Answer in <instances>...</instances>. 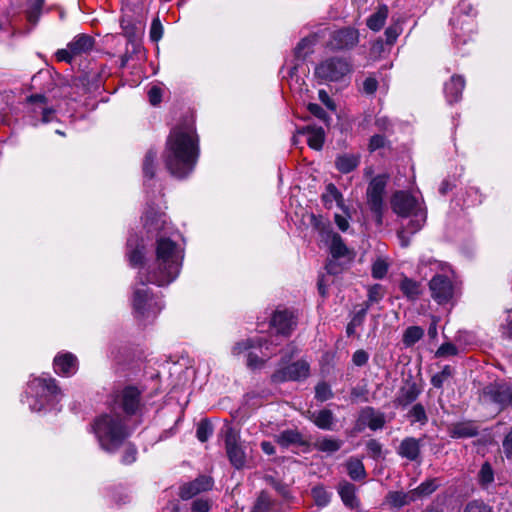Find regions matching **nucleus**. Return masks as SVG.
<instances>
[{"instance_id":"64","label":"nucleus","mask_w":512,"mask_h":512,"mask_svg":"<svg viewBox=\"0 0 512 512\" xmlns=\"http://www.w3.org/2000/svg\"><path fill=\"white\" fill-rule=\"evenodd\" d=\"M143 256L144 254L141 249H135L128 254V259L132 266H136L142 263Z\"/></svg>"},{"instance_id":"4","label":"nucleus","mask_w":512,"mask_h":512,"mask_svg":"<svg viewBox=\"0 0 512 512\" xmlns=\"http://www.w3.org/2000/svg\"><path fill=\"white\" fill-rule=\"evenodd\" d=\"M392 210L401 217H411L407 225L409 232L416 233L426 221V211L422 203L404 191L396 192L391 199Z\"/></svg>"},{"instance_id":"41","label":"nucleus","mask_w":512,"mask_h":512,"mask_svg":"<svg viewBox=\"0 0 512 512\" xmlns=\"http://www.w3.org/2000/svg\"><path fill=\"white\" fill-rule=\"evenodd\" d=\"M164 214H155L151 216L149 212L145 213V226L149 231L162 229L166 223Z\"/></svg>"},{"instance_id":"7","label":"nucleus","mask_w":512,"mask_h":512,"mask_svg":"<svg viewBox=\"0 0 512 512\" xmlns=\"http://www.w3.org/2000/svg\"><path fill=\"white\" fill-rule=\"evenodd\" d=\"M225 449L231 465L241 469L246 463V454L240 444V433L233 427H227L225 432Z\"/></svg>"},{"instance_id":"42","label":"nucleus","mask_w":512,"mask_h":512,"mask_svg":"<svg viewBox=\"0 0 512 512\" xmlns=\"http://www.w3.org/2000/svg\"><path fill=\"white\" fill-rule=\"evenodd\" d=\"M28 101L34 104L39 105V108L42 112V121L49 122L51 120V115L53 114V110L47 109L46 98L43 95H32L28 98Z\"/></svg>"},{"instance_id":"28","label":"nucleus","mask_w":512,"mask_h":512,"mask_svg":"<svg viewBox=\"0 0 512 512\" xmlns=\"http://www.w3.org/2000/svg\"><path fill=\"white\" fill-rule=\"evenodd\" d=\"M399 288L404 296L411 301L417 300L422 293L421 284L408 277H404L401 280Z\"/></svg>"},{"instance_id":"5","label":"nucleus","mask_w":512,"mask_h":512,"mask_svg":"<svg viewBox=\"0 0 512 512\" xmlns=\"http://www.w3.org/2000/svg\"><path fill=\"white\" fill-rule=\"evenodd\" d=\"M351 71V64L346 59L331 57L316 66L315 76L324 82H336L343 79Z\"/></svg>"},{"instance_id":"39","label":"nucleus","mask_w":512,"mask_h":512,"mask_svg":"<svg viewBox=\"0 0 512 512\" xmlns=\"http://www.w3.org/2000/svg\"><path fill=\"white\" fill-rule=\"evenodd\" d=\"M368 311V305L362 307L355 313L351 321L348 323L346 333L348 336L355 334L357 327L361 326L365 320Z\"/></svg>"},{"instance_id":"37","label":"nucleus","mask_w":512,"mask_h":512,"mask_svg":"<svg viewBox=\"0 0 512 512\" xmlns=\"http://www.w3.org/2000/svg\"><path fill=\"white\" fill-rule=\"evenodd\" d=\"M317 42V34L309 35L303 38L295 48V54L297 57H305L311 52L312 47Z\"/></svg>"},{"instance_id":"52","label":"nucleus","mask_w":512,"mask_h":512,"mask_svg":"<svg viewBox=\"0 0 512 512\" xmlns=\"http://www.w3.org/2000/svg\"><path fill=\"white\" fill-rule=\"evenodd\" d=\"M479 480L481 484L488 485L494 480V473L491 465L488 462H485L480 469L479 472Z\"/></svg>"},{"instance_id":"29","label":"nucleus","mask_w":512,"mask_h":512,"mask_svg":"<svg viewBox=\"0 0 512 512\" xmlns=\"http://www.w3.org/2000/svg\"><path fill=\"white\" fill-rule=\"evenodd\" d=\"M451 24L454 29V35H455L456 41H458L459 43H466L467 32L470 33L473 30L472 29L473 28L472 21L470 19L461 20L459 18H453L451 20Z\"/></svg>"},{"instance_id":"44","label":"nucleus","mask_w":512,"mask_h":512,"mask_svg":"<svg viewBox=\"0 0 512 512\" xmlns=\"http://www.w3.org/2000/svg\"><path fill=\"white\" fill-rule=\"evenodd\" d=\"M312 496L318 506H326L331 498V494L321 486L312 489Z\"/></svg>"},{"instance_id":"51","label":"nucleus","mask_w":512,"mask_h":512,"mask_svg":"<svg viewBox=\"0 0 512 512\" xmlns=\"http://www.w3.org/2000/svg\"><path fill=\"white\" fill-rule=\"evenodd\" d=\"M270 498L265 492H261L253 507V512H268L270 509Z\"/></svg>"},{"instance_id":"32","label":"nucleus","mask_w":512,"mask_h":512,"mask_svg":"<svg viewBox=\"0 0 512 512\" xmlns=\"http://www.w3.org/2000/svg\"><path fill=\"white\" fill-rule=\"evenodd\" d=\"M302 133L307 134V143L309 147L315 150H321L324 144L325 133L321 127H307Z\"/></svg>"},{"instance_id":"43","label":"nucleus","mask_w":512,"mask_h":512,"mask_svg":"<svg viewBox=\"0 0 512 512\" xmlns=\"http://www.w3.org/2000/svg\"><path fill=\"white\" fill-rule=\"evenodd\" d=\"M301 439V435L294 430H285L281 432L276 441L281 446H288L290 444L298 443Z\"/></svg>"},{"instance_id":"33","label":"nucleus","mask_w":512,"mask_h":512,"mask_svg":"<svg viewBox=\"0 0 512 512\" xmlns=\"http://www.w3.org/2000/svg\"><path fill=\"white\" fill-rule=\"evenodd\" d=\"M359 165V156L343 154L336 158L335 166L341 173H350Z\"/></svg>"},{"instance_id":"14","label":"nucleus","mask_w":512,"mask_h":512,"mask_svg":"<svg viewBox=\"0 0 512 512\" xmlns=\"http://www.w3.org/2000/svg\"><path fill=\"white\" fill-rule=\"evenodd\" d=\"M140 401V392L135 387H126L114 398L113 411L116 412L121 409L127 415L134 414Z\"/></svg>"},{"instance_id":"38","label":"nucleus","mask_w":512,"mask_h":512,"mask_svg":"<svg viewBox=\"0 0 512 512\" xmlns=\"http://www.w3.org/2000/svg\"><path fill=\"white\" fill-rule=\"evenodd\" d=\"M347 472L353 480H361L366 475L363 463L355 458L347 462Z\"/></svg>"},{"instance_id":"2","label":"nucleus","mask_w":512,"mask_h":512,"mask_svg":"<svg viewBox=\"0 0 512 512\" xmlns=\"http://www.w3.org/2000/svg\"><path fill=\"white\" fill-rule=\"evenodd\" d=\"M182 249L171 239L160 237L156 242V259L147 274V282L165 286L174 281L181 268Z\"/></svg>"},{"instance_id":"49","label":"nucleus","mask_w":512,"mask_h":512,"mask_svg":"<svg viewBox=\"0 0 512 512\" xmlns=\"http://www.w3.org/2000/svg\"><path fill=\"white\" fill-rule=\"evenodd\" d=\"M120 26L122 29V33L127 38L128 42L134 43L136 40L135 25L130 20L122 19L120 22Z\"/></svg>"},{"instance_id":"36","label":"nucleus","mask_w":512,"mask_h":512,"mask_svg":"<svg viewBox=\"0 0 512 512\" xmlns=\"http://www.w3.org/2000/svg\"><path fill=\"white\" fill-rule=\"evenodd\" d=\"M424 335V330L419 326H410L408 327L403 334V344L406 347L413 346L416 342H418Z\"/></svg>"},{"instance_id":"58","label":"nucleus","mask_w":512,"mask_h":512,"mask_svg":"<svg viewBox=\"0 0 512 512\" xmlns=\"http://www.w3.org/2000/svg\"><path fill=\"white\" fill-rule=\"evenodd\" d=\"M464 512H492V510L483 502L473 501L466 506Z\"/></svg>"},{"instance_id":"23","label":"nucleus","mask_w":512,"mask_h":512,"mask_svg":"<svg viewBox=\"0 0 512 512\" xmlns=\"http://www.w3.org/2000/svg\"><path fill=\"white\" fill-rule=\"evenodd\" d=\"M448 433L452 438H469L478 434V427L472 421H462L450 424Z\"/></svg>"},{"instance_id":"19","label":"nucleus","mask_w":512,"mask_h":512,"mask_svg":"<svg viewBox=\"0 0 512 512\" xmlns=\"http://www.w3.org/2000/svg\"><path fill=\"white\" fill-rule=\"evenodd\" d=\"M54 370L61 376H72L78 370V359L70 352L59 353L54 358Z\"/></svg>"},{"instance_id":"59","label":"nucleus","mask_w":512,"mask_h":512,"mask_svg":"<svg viewBox=\"0 0 512 512\" xmlns=\"http://www.w3.org/2000/svg\"><path fill=\"white\" fill-rule=\"evenodd\" d=\"M192 512H208L210 510V503L205 499H196L192 503Z\"/></svg>"},{"instance_id":"25","label":"nucleus","mask_w":512,"mask_h":512,"mask_svg":"<svg viewBox=\"0 0 512 512\" xmlns=\"http://www.w3.org/2000/svg\"><path fill=\"white\" fill-rule=\"evenodd\" d=\"M464 87L465 81L461 76H452L451 79L445 83L444 87L447 101L450 104L459 101Z\"/></svg>"},{"instance_id":"46","label":"nucleus","mask_w":512,"mask_h":512,"mask_svg":"<svg viewBox=\"0 0 512 512\" xmlns=\"http://www.w3.org/2000/svg\"><path fill=\"white\" fill-rule=\"evenodd\" d=\"M213 433L212 425L207 420H202L196 430V436L199 441L206 442Z\"/></svg>"},{"instance_id":"10","label":"nucleus","mask_w":512,"mask_h":512,"mask_svg":"<svg viewBox=\"0 0 512 512\" xmlns=\"http://www.w3.org/2000/svg\"><path fill=\"white\" fill-rule=\"evenodd\" d=\"M385 422V415L382 412L375 410L373 407L367 406L359 411L358 418L353 427V432L360 433L366 427L376 431L382 429Z\"/></svg>"},{"instance_id":"12","label":"nucleus","mask_w":512,"mask_h":512,"mask_svg":"<svg viewBox=\"0 0 512 512\" xmlns=\"http://www.w3.org/2000/svg\"><path fill=\"white\" fill-rule=\"evenodd\" d=\"M329 249L332 260L328 262L326 269L330 274H337L341 271V267L337 265L335 261L340 259L351 261L354 257V254L344 244L342 238L335 233L331 235V243Z\"/></svg>"},{"instance_id":"45","label":"nucleus","mask_w":512,"mask_h":512,"mask_svg":"<svg viewBox=\"0 0 512 512\" xmlns=\"http://www.w3.org/2000/svg\"><path fill=\"white\" fill-rule=\"evenodd\" d=\"M156 160V152L150 150L146 153L144 162H143V172L144 175L148 178H153L154 176V163Z\"/></svg>"},{"instance_id":"61","label":"nucleus","mask_w":512,"mask_h":512,"mask_svg":"<svg viewBox=\"0 0 512 512\" xmlns=\"http://www.w3.org/2000/svg\"><path fill=\"white\" fill-rule=\"evenodd\" d=\"M368 354L364 350H357L352 357V361L356 366H363L368 361Z\"/></svg>"},{"instance_id":"27","label":"nucleus","mask_w":512,"mask_h":512,"mask_svg":"<svg viewBox=\"0 0 512 512\" xmlns=\"http://www.w3.org/2000/svg\"><path fill=\"white\" fill-rule=\"evenodd\" d=\"M310 420L320 429L332 430L335 417L331 410L322 409L320 411L313 412L310 415Z\"/></svg>"},{"instance_id":"56","label":"nucleus","mask_w":512,"mask_h":512,"mask_svg":"<svg viewBox=\"0 0 512 512\" xmlns=\"http://www.w3.org/2000/svg\"><path fill=\"white\" fill-rule=\"evenodd\" d=\"M378 88V81L374 77H367L362 84V91L367 95H372Z\"/></svg>"},{"instance_id":"30","label":"nucleus","mask_w":512,"mask_h":512,"mask_svg":"<svg viewBox=\"0 0 512 512\" xmlns=\"http://www.w3.org/2000/svg\"><path fill=\"white\" fill-rule=\"evenodd\" d=\"M322 201L327 208H332L333 203H336L338 207L343 208V195L337 189V187L330 183L326 186L325 192L322 194Z\"/></svg>"},{"instance_id":"35","label":"nucleus","mask_w":512,"mask_h":512,"mask_svg":"<svg viewBox=\"0 0 512 512\" xmlns=\"http://www.w3.org/2000/svg\"><path fill=\"white\" fill-rule=\"evenodd\" d=\"M342 446V441L330 437H323L315 442L317 450L326 453H334Z\"/></svg>"},{"instance_id":"16","label":"nucleus","mask_w":512,"mask_h":512,"mask_svg":"<svg viewBox=\"0 0 512 512\" xmlns=\"http://www.w3.org/2000/svg\"><path fill=\"white\" fill-rule=\"evenodd\" d=\"M309 375V365L305 361H297L291 365L277 370L272 374L271 380L274 383L285 381H298Z\"/></svg>"},{"instance_id":"60","label":"nucleus","mask_w":512,"mask_h":512,"mask_svg":"<svg viewBox=\"0 0 512 512\" xmlns=\"http://www.w3.org/2000/svg\"><path fill=\"white\" fill-rule=\"evenodd\" d=\"M385 143H386V139H385L384 136H382V135H374L370 139L369 150L370 151H375L377 149H380V148L384 147Z\"/></svg>"},{"instance_id":"11","label":"nucleus","mask_w":512,"mask_h":512,"mask_svg":"<svg viewBox=\"0 0 512 512\" xmlns=\"http://www.w3.org/2000/svg\"><path fill=\"white\" fill-rule=\"evenodd\" d=\"M358 41V31L354 28L346 27L331 32L326 46L332 51L347 50L353 48Z\"/></svg>"},{"instance_id":"47","label":"nucleus","mask_w":512,"mask_h":512,"mask_svg":"<svg viewBox=\"0 0 512 512\" xmlns=\"http://www.w3.org/2000/svg\"><path fill=\"white\" fill-rule=\"evenodd\" d=\"M384 293H385L384 288L380 284H375V285L369 287L368 301L365 304V306L368 305V307H369L370 304L379 302L383 298Z\"/></svg>"},{"instance_id":"17","label":"nucleus","mask_w":512,"mask_h":512,"mask_svg":"<svg viewBox=\"0 0 512 512\" xmlns=\"http://www.w3.org/2000/svg\"><path fill=\"white\" fill-rule=\"evenodd\" d=\"M133 306L142 316H149L150 313L155 315L161 310L160 303L149 295V290L145 287L135 290Z\"/></svg>"},{"instance_id":"18","label":"nucleus","mask_w":512,"mask_h":512,"mask_svg":"<svg viewBox=\"0 0 512 512\" xmlns=\"http://www.w3.org/2000/svg\"><path fill=\"white\" fill-rule=\"evenodd\" d=\"M296 318L290 311H276L271 319V325L276 332L283 336H288L296 327Z\"/></svg>"},{"instance_id":"8","label":"nucleus","mask_w":512,"mask_h":512,"mask_svg":"<svg viewBox=\"0 0 512 512\" xmlns=\"http://www.w3.org/2000/svg\"><path fill=\"white\" fill-rule=\"evenodd\" d=\"M30 392L35 393L37 396L43 398V400L37 404H31V410L40 411L44 407V402L49 401L51 397L56 396L60 391L56 385L55 379L52 378H35L30 381L28 385Z\"/></svg>"},{"instance_id":"24","label":"nucleus","mask_w":512,"mask_h":512,"mask_svg":"<svg viewBox=\"0 0 512 512\" xmlns=\"http://www.w3.org/2000/svg\"><path fill=\"white\" fill-rule=\"evenodd\" d=\"M338 493L346 507L350 509L359 508L360 501L356 495L355 485L347 481H342L338 485Z\"/></svg>"},{"instance_id":"54","label":"nucleus","mask_w":512,"mask_h":512,"mask_svg":"<svg viewBox=\"0 0 512 512\" xmlns=\"http://www.w3.org/2000/svg\"><path fill=\"white\" fill-rule=\"evenodd\" d=\"M409 414L414 422L425 423L427 421L425 409L421 404L414 405Z\"/></svg>"},{"instance_id":"13","label":"nucleus","mask_w":512,"mask_h":512,"mask_svg":"<svg viewBox=\"0 0 512 512\" xmlns=\"http://www.w3.org/2000/svg\"><path fill=\"white\" fill-rule=\"evenodd\" d=\"M385 185V180L382 177H375L372 179L367 189L368 204L372 212L375 214L378 224L382 223L383 193Z\"/></svg>"},{"instance_id":"55","label":"nucleus","mask_w":512,"mask_h":512,"mask_svg":"<svg viewBox=\"0 0 512 512\" xmlns=\"http://www.w3.org/2000/svg\"><path fill=\"white\" fill-rule=\"evenodd\" d=\"M137 456V449L132 446L128 445L125 447L123 454L121 456V462L125 465H130L136 461Z\"/></svg>"},{"instance_id":"26","label":"nucleus","mask_w":512,"mask_h":512,"mask_svg":"<svg viewBox=\"0 0 512 512\" xmlns=\"http://www.w3.org/2000/svg\"><path fill=\"white\" fill-rule=\"evenodd\" d=\"M420 394V389L415 382L407 381L400 389L396 398L398 405L406 406L414 402Z\"/></svg>"},{"instance_id":"9","label":"nucleus","mask_w":512,"mask_h":512,"mask_svg":"<svg viewBox=\"0 0 512 512\" xmlns=\"http://www.w3.org/2000/svg\"><path fill=\"white\" fill-rule=\"evenodd\" d=\"M431 297L440 305L449 303L454 296V286L449 277L437 274L429 281Z\"/></svg>"},{"instance_id":"1","label":"nucleus","mask_w":512,"mask_h":512,"mask_svg":"<svg viewBox=\"0 0 512 512\" xmlns=\"http://www.w3.org/2000/svg\"><path fill=\"white\" fill-rule=\"evenodd\" d=\"M163 157L167 169L175 177L183 178L193 170L198 157V145L192 124L172 129Z\"/></svg>"},{"instance_id":"34","label":"nucleus","mask_w":512,"mask_h":512,"mask_svg":"<svg viewBox=\"0 0 512 512\" xmlns=\"http://www.w3.org/2000/svg\"><path fill=\"white\" fill-rule=\"evenodd\" d=\"M388 13L389 11L386 5L380 6L378 10L367 19V26L376 32L381 30L386 22Z\"/></svg>"},{"instance_id":"62","label":"nucleus","mask_w":512,"mask_h":512,"mask_svg":"<svg viewBox=\"0 0 512 512\" xmlns=\"http://www.w3.org/2000/svg\"><path fill=\"white\" fill-rule=\"evenodd\" d=\"M457 353V348L451 344V343H445L442 344L438 350L437 355L438 356H448V355H455Z\"/></svg>"},{"instance_id":"3","label":"nucleus","mask_w":512,"mask_h":512,"mask_svg":"<svg viewBox=\"0 0 512 512\" xmlns=\"http://www.w3.org/2000/svg\"><path fill=\"white\" fill-rule=\"evenodd\" d=\"M92 429L100 447L109 453L118 450L130 434L124 418L116 412L97 417Z\"/></svg>"},{"instance_id":"53","label":"nucleus","mask_w":512,"mask_h":512,"mask_svg":"<svg viewBox=\"0 0 512 512\" xmlns=\"http://www.w3.org/2000/svg\"><path fill=\"white\" fill-rule=\"evenodd\" d=\"M150 39L154 42H158L163 36V26L159 18L153 19L150 27Z\"/></svg>"},{"instance_id":"48","label":"nucleus","mask_w":512,"mask_h":512,"mask_svg":"<svg viewBox=\"0 0 512 512\" xmlns=\"http://www.w3.org/2000/svg\"><path fill=\"white\" fill-rule=\"evenodd\" d=\"M388 263L384 260V259H377L373 264H372V276L375 278V279H382L386 274H387V271H388Z\"/></svg>"},{"instance_id":"40","label":"nucleus","mask_w":512,"mask_h":512,"mask_svg":"<svg viewBox=\"0 0 512 512\" xmlns=\"http://www.w3.org/2000/svg\"><path fill=\"white\" fill-rule=\"evenodd\" d=\"M438 487V484L435 479L427 480L423 483H421L417 488L411 490L414 492V499L417 500L421 496H427L433 493L436 488Z\"/></svg>"},{"instance_id":"50","label":"nucleus","mask_w":512,"mask_h":512,"mask_svg":"<svg viewBox=\"0 0 512 512\" xmlns=\"http://www.w3.org/2000/svg\"><path fill=\"white\" fill-rule=\"evenodd\" d=\"M315 397L323 402L333 397V392L328 384L325 382L319 383L315 388Z\"/></svg>"},{"instance_id":"63","label":"nucleus","mask_w":512,"mask_h":512,"mask_svg":"<svg viewBox=\"0 0 512 512\" xmlns=\"http://www.w3.org/2000/svg\"><path fill=\"white\" fill-rule=\"evenodd\" d=\"M149 101L152 105H157L161 102L162 92L159 87L153 86L148 92Z\"/></svg>"},{"instance_id":"57","label":"nucleus","mask_w":512,"mask_h":512,"mask_svg":"<svg viewBox=\"0 0 512 512\" xmlns=\"http://www.w3.org/2000/svg\"><path fill=\"white\" fill-rule=\"evenodd\" d=\"M265 364V359L259 357L253 352H249L247 356V366L250 369H259L263 367Z\"/></svg>"},{"instance_id":"6","label":"nucleus","mask_w":512,"mask_h":512,"mask_svg":"<svg viewBox=\"0 0 512 512\" xmlns=\"http://www.w3.org/2000/svg\"><path fill=\"white\" fill-rule=\"evenodd\" d=\"M95 46V39L88 34H78L67 44L66 48L56 53L58 61L72 63L76 58L88 55Z\"/></svg>"},{"instance_id":"31","label":"nucleus","mask_w":512,"mask_h":512,"mask_svg":"<svg viewBox=\"0 0 512 512\" xmlns=\"http://www.w3.org/2000/svg\"><path fill=\"white\" fill-rule=\"evenodd\" d=\"M263 347H265L266 350H269L268 341L264 338L246 339V340L236 343L232 349V353H233V355H240L244 351H247V350H250L253 348H259L262 350Z\"/></svg>"},{"instance_id":"22","label":"nucleus","mask_w":512,"mask_h":512,"mask_svg":"<svg viewBox=\"0 0 512 512\" xmlns=\"http://www.w3.org/2000/svg\"><path fill=\"white\" fill-rule=\"evenodd\" d=\"M421 441L413 437L404 438L399 447L398 454L410 461H417L420 457Z\"/></svg>"},{"instance_id":"20","label":"nucleus","mask_w":512,"mask_h":512,"mask_svg":"<svg viewBox=\"0 0 512 512\" xmlns=\"http://www.w3.org/2000/svg\"><path fill=\"white\" fill-rule=\"evenodd\" d=\"M213 487V479L209 476H199L194 481L183 485L180 489V497L188 500L201 492L210 490Z\"/></svg>"},{"instance_id":"21","label":"nucleus","mask_w":512,"mask_h":512,"mask_svg":"<svg viewBox=\"0 0 512 512\" xmlns=\"http://www.w3.org/2000/svg\"><path fill=\"white\" fill-rule=\"evenodd\" d=\"M413 501H415L414 492H412L411 490L408 492L390 491L385 496L383 505L391 509H400Z\"/></svg>"},{"instance_id":"15","label":"nucleus","mask_w":512,"mask_h":512,"mask_svg":"<svg viewBox=\"0 0 512 512\" xmlns=\"http://www.w3.org/2000/svg\"><path fill=\"white\" fill-rule=\"evenodd\" d=\"M482 400L485 403H495L500 409L512 405V389L504 384H492L484 388Z\"/></svg>"}]
</instances>
